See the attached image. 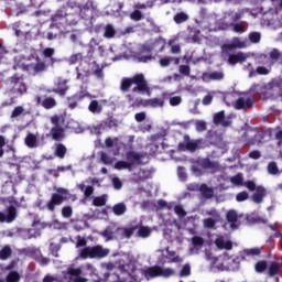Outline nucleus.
Wrapping results in <instances>:
<instances>
[{
  "label": "nucleus",
  "mask_w": 282,
  "mask_h": 282,
  "mask_svg": "<svg viewBox=\"0 0 282 282\" xmlns=\"http://www.w3.org/2000/svg\"><path fill=\"white\" fill-rule=\"evenodd\" d=\"M254 270L258 274H263L264 271L268 270V261L260 260L254 264Z\"/></svg>",
  "instance_id": "nucleus-39"
},
{
  "label": "nucleus",
  "mask_w": 282,
  "mask_h": 282,
  "mask_svg": "<svg viewBox=\"0 0 282 282\" xmlns=\"http://www.w3.org/2000/svg\"><path fill=\"white\" fill-rule=\"evenodd\" d=\"M56 193H53L51 199L46 204L47 210L50 213H54L56 210V206H61L63 202H67L69 199V189L65 187H57Z\"/></svg>",
  "instance_id": "nucleus-4"
},
{
  "label": "nucleus",
  "mask_w": 282,
  "mask_h": 282,
  "mask_svg": "<svg viewBox=\"0 0 282 282\" xmlns=\"http://www.w3.org/2000/svg\"><path fill=\"white\" fill-rule=\"evenodd\" d=\"M134 105L137 107H152L153 109H156L158 107H164V99H162V98H151V99L137 98L134 100Z\"/></svg>",
  "instance_id": "nucleus-14"
},
{
  "label": "nucleus",
  "mask_w": 282,
  "mask_h": 282,
  "mask_svg": "<svg viewBox=\"0 0 282 282\" xmlns=\"http://www.w3.org/2000/svg\"><path fill=\"white\" fill-rule=\"evenodd\" d=\"M9 85H12L13 89H15L18 94L28 93V85H25V75L14 74L9 78Z\"/></svg>",
  "instance_id": "nucleus-11"
},
{
  "label": "nucleus",
  "mask_w": 282,
  "mask_h": 282,
  "mask_svg": "<svg viewBox=\"0 0 282 282\" xmlns=\"http://www.w3.org/2000/svg\"><path fill=\"white\" fill-rule=\"evenodd\" d=\"M230 182L234 186H243V174L238 173L235 176H231Z\"/></svg>",
  "instance_id": "nucleus-45"
},
{
  "label": "nucleus",
  "mask_w": 282,
  "mask_h": 282,
  "mask_svg": "<svg viewBox=\"0 0 282 282\" xmlns=\"http://www.w3.org/2000/svg\"><path fill=\"white\" fill-rule=\"evenodd\" d=\"M93 204L97 207H102L107 204V198L105 196L95 197Z\"/></svg>",
  "instance_id": "nucleus-53"
},
{
  "label": "nucleus",
  "mask_w": 282,
  "mask_h": 282,
  "mask_svg": "<svg viewBox=\"0 0 282 282\" xmlns=\"http://www.w3.org/2000/svg\"><path fill=\"white\" fill-rule=\"evenodd\" d=\"M175 271L171 268L162 269L160 265L150 267L145 271V276H150V279H155L158 276H173Z\"/></svg>",
  "instance_id": "nucleus-10"
},
{
  "label": "nucleus",
  "mask_w": 282,
  "mask_h": 282,
  "mask_svg": "<svg viewBox=\"0 0 282 282\" xmlns=\"http://www.w3.org/2000/svg\"><path fill=\"white\" fill-rule=\"evenodd\" d=\"M248 197H250L248 192H246V191L240 192L236 195V202H246L248 199Z\"/></svg>",
  "instance_id": "nucleus-59"
},
{
  "label": "nucleus",
  "mask_w": 282,
  "mask_h": 282,
  "mask_svg": "<svg viewBox=\"0 0 282 282\" xmlns=\"http://www.w3.org/2000/svg\"><path fill=\"white\" fill-rule=\"evenodd\" d=\"M159 64L161 67H169V65H171V57H169V56L162 57L159 61Z\"/></svg>",
  "instance_id": "nucleus-64"
},
{
  "label": "nucleus",
  "mask_w": 282,
  "mask_h": 282,
  "mask_svg": "<svg viewBox=\"0 0 282 282\" xmlns=\"http://www.w3.org/2000/svg\"><path fill=\"white\" fill-rule=\"evenodd\" d=\"M281 272V264L276 261H273L269 265V276H276Z\"/></svg>",
  "instance_id": "nucleus-36"
},
{
  "label": "nucleus",
  "mask_w": 282,
  "mask_h": 282,
  "mask_svg": "<svg viewBox=\"0 0 282 282\" xmlns=\"http://www.w3.org/2000/svg\"><path fill=\"white\" fill-rule=\"evenodd\" d=\"M104 36L105 39H113V36H116V29L111 24H107L105 26Z\"/></svg>",
  "instance_id": "nucleus-43"
},
{
  "label": "nucleus",
  "mask_w": 282,
  "mask_h": 282,
  "mask_svg": "<svg viewBox=\"0 0 282 282\" xmlns=\"http://www.w3.org/2000/svg\"><path fill=\"white\" fill-rule=\"evenodd\" d=\"M78 102H80V99L76 95L67 97V105L69 109H76V107H78Z\"/></svg>",
  "instance_id": "nucleus-44"
},
{
  "label": "nucleus",
  "mask_w": 282,
  "mask_h": 282,
  "mask_svg": "<svg viewBox=\"0 0 282 282\" xmlns=\"http://www.w3.org/2000/svg\"><path fill=\"white\" fill-rule=\"evenodd\" d=\"M17 219V207L10 205L7 208V215L0 212V224H12Z\"/></svg>",
  "instance_id": "nucleus-17"
},
{
  "label": "nucleus",
  "mask_w": 282,
  "mask_h": 282,
  "mask_svg": "<svg viewBox=\"0 0 282 282\" xmlns=\"http://www.w3.org/2000/svg\"><path fill=\"white\" fill-rule=\"evenodd\" d=\"M226 219L228 224H230L231 230H237L239 226H241V220H239V214H237V210L230 209L227 215Z\"/></svg>",
  "instance_id": "nucleus-18"
},
{
  "label": "nucleus",
  "mask_w": 282,
  "mask_h": 282,
  "mask_svg": "<svg viewBox=\"0 0 282 282\" xmlns=\"http://www.w3.org/2000/svg\"><path fill=\"white\" fill-rule=\"evenodd\" d=\"M7 282H19L21 281V274L17 271H10L6 279Z\"/></svg>",
  "instance_id": "nucleus-47"
},
{
  "label": "nucleus",
  "mask_w": 282,
  "mask_h": 282,
  "mask_svg": "<svg viewBox=\"0 0 282 282\" xmlns=\"http://www.w3.org/2000/svg\"><path fill=\"white\" fill-rule=\"evenodd\" d=\"M130 276L131 273L127 263H119L116 271H108L104 274V279L107 282H127Z\"/></svg>",
  "instance_id": "nucleus-3"
},
{
  "label": "nucleus",
  "mask_w": 282,
  "mask_h": 282,
  "mask_svg": "<svg viewBox=\"0 0 282 282\" xmlns=\"http://www.w3.org/2000/svg\"><path fill=\"white\" fill-rule=\"evenodd\" d=\"M145 155L147 154L144 152L128 151L126 152V160L132 167L133 165L141 166V164H143L142 160H144Z\"/></svg>",
  "instance_id": "nucleus-15"
},
{
  "label": "nucleus",
  "mask_w": 282,
  "mask_h": 282,
  "mask_svg": "<svg viewBox=\"0 0 282 282\" xmlns=\"http://www.w3.org/2000/svg\"><path fill=\"white\" fill-rule=\"evenodd\" d=\"M75 96L77 97V99H79V101L85 100V98H91V94H89L87 89L78 91L77 94H75Z\"/></svg>",
  "instance_id": "nucleus-56"
},
{
  "label": "nucleus",
  "mask_w": 282,
  "mask_h": 282,
  "mask_svg": "<svg viewBox=\"0 0 282 282\" xmlns=\"http://www.w3.org/2000/svg\"><path fill=\"white\" fill-rule=\"evenodd\" d=\"M246 54L243 52H238L237 54H230L228 57L229 65H237V63H246L247 61Z\"/></svg>",
  "instance_id": "nucleus-22"
},
{
  "label": "nucleus",
  "mask_w": 282,
  "mask_h": 282,
  "mask_svg": "<svg viewBox=\"0 0 282 282\" xmlns=\"http://www.w3.org/2000/svg\"><path fill=\"white\" fill-rule=\"evenodd\" d=\"M58 250H61V245H56L54 242H51L50 245V251L53 257H58Z\"/></svg>",
  "instance_id": "nucleus-58"
},
{
  "label": "nucleus",
  "mask_w": 282,
  "mask_h": 282,
  "mask_svg": "<svg viewBox=\"0 0 282 282\" xmlns=\"http://www.w3.org/2000/svg\"><path fill=\"white\" fill-rule=\"evenodd\" d=\"M202 34V31L197 28H189L188 29V39H191L192 43H199L202 41V37H199Z\"/></svg>",
  "instance_id": "nucleus-26"
},
{
  "label": "nucleus",
  "mask_w": 282,
  "mask_h": 282,
  "mask_svg": "<svg viewBox=\"0 0 282 282\" xmlns=\"http://www.w3.org/2000/svg\"><path fill=\"white\" fill-rule=\"evenodd\" d=\"M88 111H90V113H102V105H100L99 100H91L88 106Z\"/></svg>",
  "instance_id": "nucleus-30"
},
{
  "label": "nucleus",
  "mask_w": 282,
  "mask_h": 282,
  "mask_svg": "<svg viewBox=\"0 0 282 282\" xmlns=\"http://www.w3.org/2000/svg\"><path fill=\"white\" fill-rule=\"evenodd\" d=\"M224 72L204 73L203 78L207 80H224Z\"/></svg>",
  "instance_id": "nucleus-28"
},
{
  "label": "nucleus",
  "mask_w": 282,
  "mask_h": 282,
  "mask_svg": "<svg viewBox=\"0 0 282 282\" xmlns=\"http://www.w3.org/2000/svg\"><path fill=\"white\" fill-rule=\"evenodd\" d=\"M41 105L44 109H54L57 102L56 99H54V97H46L42 100Z\"/></svg>",
  "instance_id": "nucleus-34"
},
{
  "label": "nucleus",
  "mask_w": 282,
  "mask_h": 282,
  "mask_svg": "<svg viewBox=\"0 0 282 282\" xmlns=\"http://www.w3.org/2000/svg\"><path fill=\"white\" fill-rule=\"evenodd\" d=\"M226 112L224 110L214 115V124H221L223 127H230V121L224 120Z\"/></svg>",
  "instance_id": "nucleus-23"
},
{
  "label": "nucleus",
  "mask_w": 282,
  "mask_h": 282,
  "mask_svg": "<svg viewBox=\"0 0 282 282\" xmlns=\"http://www.w3.org/2000/svg\"><path fill=\"white\" fill-rule=\"evenodd\" d=\"M130 19H131V21H142V19H144V14H142V11L134 9L130 13Z\"/></svg>",
  "instance_id": "nucleus-51"
},
{
  "label": "nucleus",
  "mask_w": 282,
  "mask_h": 282,
  "mask_svg": "<svg viewBox=\"0 0 282 282\" xmlns=\"http://www.w3.org/2000/svg\"><path fill=\"white\" fill-rule=\"evenodd\" d=\"M200 166H202V169H205L206 171H215L218 167L217 163L210 161L209 159H204L200 162Z\"/></svg>",
  "instance_id": "nucleus-33"
},
{
  "label": "nucleus",
  "mask_w": 282,
  "mask_h": 282,
  "mask_svg": "<svg viewBox=\"0 0 282 282\" xmlns=\"http://www.w3.org/2000/svg\"><path fill=\"white\" fill-rule=\"evenodd\" d=\"M272 135H274V129L268 128L256 133L253 138L249 140L248 132H245L242 139L245 140V144L252 147L254 144H264V142H270V140H272Z\"/></svg>",
  "instance_id": "nucleus-5"
},
{
  "label": "nucleus",
  "mask_w": 282,
  "mask_h": 282,
  "mask_svg": "<svg viewBox=\"0 0 282 282\" xmlns=\"http://www.w3.org/2000/svg\"><path fill=\"white\" fill-rule=\"evenodd\" d=\"M199 191L203 197H205L206 199H212L213 195H215V192L213 191V188L208 187V185L206 184H202L199 186Z\"/></svg>",
  "instance_id": "nucleus-32"
},
{
  "label": "nucleus",
  "mask_w": 282,
  "mask_h": 282,
  "mask_svg": "<svg viewBox=\"0 0 282 282\" xmlns=\"http://www.w3.org/2000/svg\"><path fill=\"white\" fill-rule=\"evenodd\" d=\"M249 41L251 43H259L261 41V33H259V32H251L249 34Z\"/></svg>",
  "instance_id": "nucleus-57"
},
{
  "label": "nucleus",
  "mask_w": 282,
  "mask_h": 282,
  "mask_svg": "<svg viewBox=\"0 0 282 282\" xmlns=\"http://www.w3.org/2000/svg\"><path fill=\"white\" fill-rule=\"evenodd\" d=\"M54 155L59 160H64L65 155H67V147L63 143H55Z\"/></svg>",
  "instance_id": "nucleus-25"
},
{
  "label": "nucleus",
  "mask_w": 282,
  "mask_h": 282,
  "mask_svg": "<svg viewBox=\"0 0 282 282\" xmlns=\"http://www.w3.org/2000/svg\"><path fill=\"white\" fill-rule=\"evenodd\" d=\"M173 19L177 25H181V23H186V21H188V14L185 12H178L174 15Z\"/></svg>",
  "instance_id": "nucleus-41"
},
{
  "label": "nucleus",
  "mask_w": 282,
  "mask_h": 282,
  "mask_svg": "<svg viewBox=\"0 0 282 282\" xmlns=\"http://www.w3.org/2000/svg\"><path fill=\"white\" fill-rule=\"evenodd\" d=\"M268 173L269 175H279V166L276 165V162L274 161H271L269 164H268Z\"/></svg>",
  "instance_id": "nucleus-49"
},
{
  "label": "nucleus",
  "mask_w": 282,
  "mask_h": 282,
  "mask_svg": "<svg viewBox=\"0 0 282 282\" xmlns=\"http://www.w3.org/2000/svg\"><path fill=\"white\" fill-rule=\"evenodd\" d=\"M105 257H109V249L101 245L93 246V259H105Z\"/></svg>",
  "instance_id": "nucleus-20"
},
{
  "label": "nucleus",
  "mask_w": 282,
  "mask_h": 282,
  "mask_svg": "<svg viewBox=\"0 0 282 282\" xmlns=\"http://www.w3.org/2000/svg\"><path fill=\"white\" fill-rule=\"evenodd\" d=\"M35 61H36L35 64L34 63L22 64L21 65L22 72H28L33 76H36V74H43V72H47V64L44 61H41V57L36 56Z\"/></svg>",
  "instance_id": "nucleus-8"
},
{
  "label": "nucleus",
  "mask_w": 282,
  "mask_h": 282,
  "mask_svg": "<svg viewBox=\"0 0 282 282\" xmlns=\"http://www.w3.org/2000/svg\"><path fill=\"white\" fill-rule=\"evenodd\" d=\"M178 72L181 76H191V66L188 65H180Z\"/></svg>",
  "instance_id": "nucleus-54"
},
{
  "label": "nucleus",
  "mask_w": 282,
  "mask_h": 282,
  "mask_svg": "<svg viewBox=\"0 0 282 282\" xmlns=\"http://www.w3.org/2000/svg\"><path fill=\"white\" fill-rule=\"evenodd\" d=\"M82 9V13L79 14L80 19H89V14H87V12H89V4H84L83 7H80Z\"/></svg>",
  "instance_id": "nucleus-60"
},
{
  "label": "nucleus",
  "mask_w": 282,
  "mask_h": 282,
  "mask_svg": "<svg viewBox=\"0 0 282 282\" xmlns=\"http://www.w3.org/2000/svg\"><path fill=\"white\" fill-rule=\"evenodd\" d=\"M72 215H74V209L72 208V206H64L62 208V216L65 219H69V217H72Z\"/></svg>",
  "instance_id": "nucleus-52"
},
{
  "label": "nucleus",
  "mask_w": 282,
  "mask_h": 282,
  "mask_svg": "<svg viewBox=\"0 0 282 282\" xmlns=\"http://www.w3.org/2000/svg\"><path fill=\"white\" fill-rule=\"evenodd\" d=\"M10 257H12V248L7 245L0 250V260L8 261Z\"/></svg>",
  "instance_id": "nucleus-35"
},
{
  "label": "nucleus",
  "mask_w": 282,
  "mask_h": 282,
  "mask_svg": "<svg viewBox=\"0 0 282 282\" xmlns=\"http://www.w3.org/2000/svg\"><path fill=\"white\" fill-rule=\"evenodd\" d=\"M192 243L195 248H197V246H204V238L199 237V236H194L192 238Z\"/></svg>",
  "instance_id": "nucleus-62"
},
{
  "label": "nucleus",
  "mask_w": 282,
  "mask_h": 282,
  "mask_svg": "<svg viewBox=\"0 0 282 282\" xmlns=\"http://www.w3.org/2000/svg\"><path fill=\"white\" fill-rule=\"evenodd\" d=\"M101 235L108 241H113V239L117 241H122V239H124L122 227H118L115 229L111 227H107L106 230H104Z\"/></svg>",
  "instance_id": "nucleus-12"
},
{
  "label": "nucleus",
  "mask_w": 282,
  "mask_h": 282,
  "mask_svg": "<svg viewBox=\"0 0 282 282\" xmlns=\"http://www.w3.org/2000/svg\"><path fill=\"white\" fill-rule=\"evenodd\" d=\"M259 254H261V249L260 248L245 249L242 251V258H246V257H259Z\"/></svg>",
  "instance_id": "nucleus-40"
},
{
  "label": "nucleus",
  "mask_w": 282,
  "mask_h": 282,
  "mask_svg": "<svg viewBox=\"0 0 282 282\" xmlns=\"http://www.w3.org/2000/svg\"><path fill=\"white\" fill-rule=\"evenodd\" d=\"M135 230H138V226H132V227H122V231H123V239H129L130 237H133V232H135Z\"/></svg>",
  "instance_id": "nucleus-48"
},
{
  "label": "nucleus",
  "mask_w": 282,
  "mask_h": 282,
  "mask_svg": "<svg viewBox=\"0 0 282 282\" xmlns=\"http://www.w3.org/2000/svg\"><path fill=\"white\" fill-rule=\"evenodd\" d=\"M180 276H191V264L183 265Z\"/></svg>",
  "instance_id": "nucleus-61"
},
{
  "label": "nucleus",
  "mask_w": 282,
  "mask_h": 282,
  "mask_svg": "<svg viewBox=\"0 0 282 282\" xmlns=\"http://www.w3.org/2000/svg\"><path fill=\"white\" fill-rule=\"evenodd\" d=\"M69 90V86H67V79L59 78L56 83V88H53V94H57V96H61L62 98L66 96L67 91Z\"/></svg>",
  "instance_id": "nucleus-19"
},
{
  "label": "nucleus",
  "mask_w": 282,
  "mask_h": 282,
  "mask_svg": "<svg viewBox=\"0 0 282 282\" xmlns=\"http://www.w3.org/2000/svg\"><path fill=\"white\" fill-rule=\"evenodd\" d=\"M278 61H281V51H279L278 48H273L269 53V59L264 62V65H267V67H272V65H274V63H278Z\"/></svg>",
  "instance_id": "nucleus-21"
},
{
  "label": "nucleus",
  "mask_w": 282,
  "mask_h": 282,
  "mask_svg": "<svg viewBox=\"0 0 282 282\" xmlns=\"http://www.w3.org/2000/svg\"><path fill=\"white\" fill-rule=\"evenodd\" d=\"M133 85L137 86L132 88V94H151L149 83L143 73H138L132 77H123L120 83V91L127 93Z\"/></svg>",
  "instance_id": "nucleus-1"
},
{
  "label": "nucleus",
  "mask_w": 282,
  "mask_h": 282,
  "mask_svg": "<svg viewBox=\"0 0 282 282\" xmlns=\"http://www.w3.org/2000/svg\"><path fill=\"white\" fill-rule=\"evenodd\" d=\"M138 237L142 239H147V237H151V228L141 226L138 229Z\"/></svg>",
  "instance_id": "nucleus-46"
},
{
  "label": "nucleus",
  "mask_w": 282,
  "mask_h": 282,
  "mask_svg": "<svg viewBox=\"0 0 282 282\" xmlns=\"http://www.w3.org/2000/svg\"><path fill=\"white\" fill-rule=\"evenodd\" d=\"M235 109H237L238 111H246L247 109H252V107H254V101L252 100V98L248 97H239L235 104H234Z\"/></svg>",
  "instance_id": "nucleus-16"
},
{
  "label": "nucleus",
  "mask_w": 282,
  "mask_h": 282,
  "mask_svg": "<svg viewBox=\"0 0 282 282\" xmlns=\"http://www.w3.org/2000/svg\"><path fill=\"white\" fill-rule=\"evenodd\" d=\"M83 274V270L80 268L74 269V268H68L67 272L64 274V276H80Z\"/></svg>",
  "instance_id": "nucleus-50"
},
{
  "label": "nucleus",
  "mask_w": 282,
  "mask_h": 282,
  "mask_svg": "<svg viewBox=\"0 0 282 282\" xmlns=\"http://www.w3.org/2000/svg\"><path fill=\"white\" fill-rule=\"evenodd\" d=\"M63 8L67 24L77 25L78 21H80V14L83 13L80 4H77L76 2H69L66 4V7Z\"/></svg>",
  "instance_id": "nucleus-6"
},
{
  "label": "nucleus",
  "mask_w": 282,
  "mask_h": 282,
  "mask_svg": "<svg viewBox=\"0 0 282 282\" xmlns=\"http://www.w3.org/2000/svg\"><path fill=\"white\" fill-rule=\"evenodd\" d=\"M52 24L51 28H57V30H67L69 26L67 24V17L65 15V9L64 7L55 12L54 15L51 18Z\"/></svg>",
  "instance_id": "nucleus-9"
},
{
  "label": "nucleus",
  "mask_w": 282,
  "mask_h": 282,
  "mask_svg": "<svg viewBox=\"0 0 282 282\" xmlns=\"http://www.w3.org/2000/svg\"><path fill=\"white\" fill-rule=\"evenodd\" d=\"M199 144H202V140L192 141L191 137L185 134L184 143H178V151H191V153H195L199 149Z\"/></svg>",
  "instance_id": "nucleus-13"
},
{
  "label": "nucleus",
  "mask_w": 282,
  "mask_h": 282,
  "mask_svg": "<svg viewBox=\"0 0 282 282\" xmlns=\"http://www.w3.org/2000/svg\"><path fill=\"white\" fill-rule=\"evenodd\" d=\"M80 259H94V249L93 247H84L79 250Z\"/></svg>",
  "instance_id": "nucleus-31"
},
{
  "label": "nucleus",
  "mask_w": 282,
  "mask_h": 282,
  "mask_svg": "<svg viewBox=\"0 0 282 282\" xmlns=\"http://www.w3.org/2000/svg\"><path fill=\"white\" fill-rule=\"evenodd\" d=\"M115 169H117V171H122L124 169H127L128 171H133V167L131 166V163H129V161H118L115 163Z\"/></svg>",
  "instance_id": "nucleus-38"
},
{
  "label": "nucleus",
  "mask_w": 282,
  "mask_h": 282,
  "mask_svg": "<svg viewBox=\"0 0 282 282\" xmlns=\"http://www.w3.org/2000/svg\"><path fill=\"white\" fill-rule=\"evenodd\" d=\"M263 197H265V187L258 186L256 193L252 195V200L254 204H261L263 202Z\"/></svg>",
  "instance_id": "nucleus-24"
},
{
  "label": "nucleus",
  "mask_w": 282,
  "mask_h": 282,
  "mask_svg": "<svg viewBox=\"0 0 282 282\" xmlns=\"http://www.w3.org/2000/svg\"><path fill=\"white\" fill-rule=\"evenodd\" d=\"M55 50L53 47H46L43 50V56L44 58H50L51 65H54L56 63V58H54Z\"/></svg>",
  "instance_id": "nucleus-37"
},
{
  "label": "nucleus",
  "mask_w": 282,
  "mask_h": 282,
  "mask_svg": "<svg viewBox=\"0 0 282 282\" xmlns=\"http://www.w3.org/2000/svg\"><path fill=\"white\" fill-rule=\"evenodd\" d=\"M24 142L29 149H36L39 147V139L33 133L26 134Z\"/></svg>",
  "instance_id": "nucleus-29"
},
{
  "label": "nucleus",
  "mask_w": 282,
  "mask_h": 282,
  "mask_svg": "<svg viewBox=\"0 0 282 282\" xmlns=\"http://www.w3.org/2000/svg\"><path fill=\"white\" fill-rule=\"evenodd\" d=\"M51 123L53 127L46 135H51L55 142H63L65 140V128L61 126V116L55 115L51 117Z\"/></svg>",
  "instance_id": "nucleus-7"
},
{
  "label": "nucleus",
  "mask_w": 282,
  "mask_h": 282,
  "mask_svg": "<svg viewBox=\"0 0 282 282\" xmlns=\"http://www.w3.org/2000/svg\"><path fill=\"white\" fill-rule=\"evenodd\" d=\"M203 224H204V227H205V228H214L215 225H216V221H215V219H213V218H205V219L203 220Z\"/></svg>",
  "instance_id": "nucleus-63"
},
{
  "label": "nucleus",
  "mask_w": 282,
  "mask_h": 282,
  "mask_svg": "<svg viewBox=\"0 0 282 282\" xmlns=\"http://www.w3.org/2000/svg\"><path fill=\"white\" fill-rule=\"evenodd\" d=\"M105 127H107L108 129H116L118 128L119 121L118 119L113 118V117H108L105 121H104Z\"/></svg>",
  "instance_id": "nucleus-42"
},
{
  "label": "nucleus",
  "mask_w": 282,
  "mask_h": 282,
  "mask_svg": "<svg viewBox=\"0 0 282 282\" xmlns=\"http://www.w3.org/2000/svg\"><path fill=\"white\" fill-rule=\"evenodd\" d=\"M165 47L166 41L162 37H158L151 44L142 45L140 52L135 54V58L138 63H149L155 58L151 52H164Z\"/></svg>",
  "instance_id": "nucleus-2"
},
{
  "label": "nucleus",
  "mask_w": 282,
  "mask_h": 282,
  "mask_svg": "<svg viewBox=\"0 0 282 282\" xmlns=\"http://www.w3.org/2000/svg\"><path fill=\"white\" fill-rule=\"evenodd\" d=\"M112 213L117 217H122L124 213H127V204L124 203H117L112 206Z\"/></svg>",
  "instance_id": "nucleus-27"
},
{
  "label": "nucleus",
  "mask_w": 282,
  "mask_h": 282,
  "mask_svg": "<svg viewBox=\"0 0 282 282\" xmlns=\"http://www.w3.org/2000/svg\"><path fill=\"white\" fill-rule=\"evenodd\" d=\"M23 111H25V109L23 108V106H18L15 107L12 112H11V118H19V116H21L23 113Z\"/></svg>",
  "instance_id": "nucleus-55"
}]
</instances>
